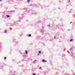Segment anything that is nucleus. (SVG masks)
Here are the masks:
<instances>
[{"label":"nucleus","instance_id":"f257e3e1","mask_svg":"<svg viewBox=\"0 0 75 75\" xmlns=\"http://www.w3.org/2000/svg\"><path fill=\"white\" fill-rule=\"evenodd\" d=\"M43 30V28H41L40 29H39V31H40V32H41V33H44V31Z\"/></svg>","mask_w":75,"mask_h":75},{"label":"nucleus","instance_id":"f03ea898","mask_svg":"<svg viewBox=\"0 0 75 75\" xmlns=\"http://www.w3.org/2000/svg\"><path fill=\"white\" fill-rule=\"evenodd\" d=\"M42 52L41 51H39L38 52V53L37 54V55H40L41 54Z\"/></svg>","mask_w":75,"mask_h":75},{"label":"nucleus","instance_id":"7ed1b4c3","mask_svg":"<svg viewBox=\"0 0 75 75\" xmlns=\"http://www.w3.org/2000/svg\"><path fill=\"white\" fill-rule=\"evenodd\" d=\"M25 53L26 54H28V52H27V50H25Z\"/></svg>","mask_w":75,"mask_h":75},{"label":"nucleus","instance_id":"20e7f679","mask_svg":"<svg viewBox=\"0 0 75 75\" xmlns=\"http://www.w3.org/2000/svg\"><path fill=\"white\" fill-rule=\"evenodd\" d=\"M6 17H7V18H8V17H10V16L6 15Z\"/></svg>","mask_w":75,"mask_h":75},{"label":"nucleus","instance_id":"39448f33","mask_svg":"<svg viewBox=\"0 0 75 75\" xmlns=\"http://www.w3.org/2000/svg\"><path fill=\"white\" fill-rule=\"evenodd\" d=\"M42 61L43 62H45V60L44 59H43V60H42Z\"/></svg>","mask_w":75,"mask_h":75},{"label":"nucleus","instance_id":"423d86ee","mask_svg":"<svg viewBox=\"0 0 75 75\" xmlns=\"http://www.w3.org/2000/svg\"><path fill=\"white\" fill-rule=\"evenodd\" d=\"M28 35H29V37H31V34H29Z\"/></svg>","mask_w":75,"mask_h":75},{"label":"nucleus","instance_id":"0eeeda50","mask_svg":"<svg viewBox=\"0 0 75 75\" xmlns=\"http://www.w3.org/2000/svg\"><path fill=\"white\" fill-rule=\"evenodd\" d=\"M5 33H7V30H5Z\"/></svg>","mask_w":75,"mask_h":75},{"label":"nucleus","instance_id":"6e6552de","mask_svg":"<svg viewBox=\"0 0 75 75\" xmlns=\"http://www.w3.org/2000/svg\"><path fill=\"white\" fill-rule=\"evenodd\" d=\"M47 26L48 27H50V25H47Z\"/></svg>","mask_w":75,"mask_h":75},{"label":"nucleus","instance_id":"1a4fd4ad","mask_svg":"<svg viewBox=\"0 0 75 75\" xmlns=\"http://www.w3.org/2000/svg\"><path fill=\"white\" fill-rule=\"evenodd\" d=\"M73 41V39H71L70 40V41Z\"/></svg>","mask_w":75,"mask_h":75},{"label":"nucleus","instance_id":"9d476101","mask_svg":"<svg viewBox=\"0 0 75 75\" xmlns=\"http://www.w3.org/2000/svg\"><path fill=\"white\" fill-rule=\"evenodd\" d=\"M33 75H35V74L33 73Z\"/></svg>","mask_w":75,"mask_h":75},{"label":"nucleus","instance_id":"9b49d317","mask_svg":"<svg viewBox=\"0 0 75 75\" xmlns=\"http://www.w3.org/2000/svg\"><path fill=\"white\" fill-rule=\"evenodd\" d=\"M27 1H28V2H29V1H30V0H28Z\"/></svg>","mask_w":75,"mask_h":75},{"label":"nucleus","instance_id":"f8f14e48","mask_svg":"<svg viewBox=\"0 0 75 75\" xmlns=\"http://www.w3.org/2000/svg\"><path fill=\"white\" fill-rule=\"evenodd\" d=\"M6 59V57H5L4 58V59Z\"/></svg>","mask_w":75,"mask_h":75},{"label":"nucleus","instance_id":"ddd939ff","mask_svg":"<svg viewBox=\"0 0 75 75\" xmlns=\"http://www.w3.org/2000/svg\"><path fill=\"white\" fill-rule=\"evenodd\" d=\"M72 48H70V50H72Z\"/></svg>","mask_w":75,"mask_h":75},{"label":"nucleus","instance_id":"4468645a","mask_svg":"<svg viewBox=\"0 0 75 75\" xmlns=\"http://www.w3.org/2000/svg\"><path fill=\"white\" fill-rule=\"evenodd\" d=\"M0 1H1V0H0Z\"/></svg>","mask_w":75,"mask_h":75},{"label":"nucleus","instance_id":"2eb2a0df","mask_svg":"<svg viewBox=\"0 0 75 75\" xmlns=\"http://www.w3.org/2000/svg\"><path fill=\"white\" fill-rule=\"evenodd\" d=\"M54 38H56L55 37Z\"/></svg>","mask_w":75,"mask_h":75}]
</instances>
